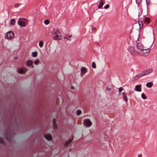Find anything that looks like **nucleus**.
<instances>
[{"label": "nucleus", "instance_id": "f257e3e1", "mask_svg": "<svg viewBox=\"0 0 157 157\" xmlns=\"http://www.w3.org/2000/svg\"><path fill=\"white\" fill-rule=\"evenodd\" d=\"M9 130H7L5 132L4 135L5 139L8 141H10L13 136V134Z\"/></svg>", "mask_w": 157, "mask_h": 157}, {"label": "nucleus", "instance_id": "f03ea898", "mask_svg": "<svg viewBox=\"0 0 157 157\" xmlns=\"http://www.w3.org/2000/svg\"><path fill=\"white\" fill-rule=\"evenodd\" d=\"M54 36V39L55 40H59L61 38V34L58 30L55 31L53 34Z\"/></svg>", "mask_w": 157, "mask_h": 157}, {"label": "nucleus", "instance_id": "7ed1b4c3", "mask_svg": "<svg viewBox=\"0 0 157 157\" xmlns=\"http://www.w3.org/2000/svg\"><path fill=\"white\" fill-rule=\"evenodd\" d=\"M27 20L24 18H20L18 20V25L21 26L25 27L26 25V22H27Z\"/></svg>", "mask_w": 157, "mask_h": 157}, {"label": "nucleus", "instance_id": "20e7f679", "mask_svg": "<svg viewBox=\"0 0 157 157\" xmlns=\"http://www.w3.org/2000/svg\"><path fill=\"white\" fill-rule=\"evenodd\" d=\"M128 51L132 56H135L137 54V52L135 48L132 46H130L129 47Z\"/></svg>", "mask_w": 157, "mask_h": 157}, {"label": "nucleus", "instance_id": "39448f33", "mask_svg": "<svg viewBox=\"0 0 157 157\" xmlns=\"http://www.w3.org/2000/svg\"><path fill=\"white\" fill-rule=\"evenodd\" d=\"M83 124L84 125L87 127H90L92 124V122L89 119H86L83 121Z\"/></svg>", "mask_w": 157, "mask_h": 157}, {"label": "nucleus", "instance_id": "423d86ee", "mask_svg": "<svg viewBox=\"0 0 157 157\" xmlns=\"http://www.w3.org/2000/svg\"><path fill=\"white\" fill-rule=\"evenodd\" d=\"M14 36V34L13 32H9L7 33L6 37L7 38L11 39Z\"/></svg>", "mask_w": 157, "mask_h": 157}, {"label": "nucleus", "instance_id": "0eeeda50", "mask_svg": "<svg viewBox=\"0 0 157 157\" xmlns=\"http://www.w3.org/2000/svg\"><path fill=\"white\" fill-rule=\"evenodd\" d=\"M136 48L139 50L142 51L143 50L144 47L143 45L140 43H137L136 45Z\"/></svg>", "mask_w": 157, "mask_h": 157}, {"label": "nucleus", "instance_id": "6e6552de", "mask_svg": "<svg viewBox=\"0 0 157 157\" xmlns=\"http://www.w3.org/2000/svg\"><path fill=\"white\" fill-rule=\"evenodd\" d=\"M134 90L140 92L141 91V85H138L136 86Z\"/></svg>", "mask_w": 157, "mask_h": 157}, {"label": "nucleus", "instance_id": "1a4fd4ad", "mask_svg": "<svg viewBox=\"0 0 157 157\" xmlns=\"http://www.w3.org/2000/svg\"><path fill=\"white\" fill-rule=\"evenodd\" d=\"M45 138L48 141H51L52 139V137L51 135H45L44 136Z\"/></svg>", "mask_w": 157, "mask_h": 157}, {"label": "nucleus", "instance_id": "9d476101", "mask_svg": "<svg viewBox=\"0 0 157 157\" xmlns=\"http://www.w3.org/2000/svg\"><path fill=\"white\" fill-rule=\"evenodd\" d=\"M100 2L98 6V8L99 9L101 8L104 5L103 2L104 0H100Z\"/></svg>", "mask_w": 157, "mask_h": 157}, {"label": "nucleus", "instance_id": "9b49d317", "mask_svg": "<svg viewBox=\"0 0 157 157\" xmlns=\"http://www.w3.org/2000/svg\"><path fill=\"white\" fill-rule=\"evenodd\" d=\"M122 94L123 95V98L125 101L126 102H127L128 101V99L127 98L126 93L124 92H123L122 93Z\"/></svg>", "mask_w": 157, "mask_h": 157}, {"label": "nucleus", "instance_id": "f8f14e48", "mask_svg": "<svg viewBox=\"0 0 157 157\" xmlns=\"http://www.w3.org/2000/svg\"><path fill=\"white\" fill-rule=\"evenodd\" d=\"M144 21L145 23L149 24L150 23V19L148 17H146L145 18Z\"/></svg>", "mask_w": 157, "mask_h": 157}, {"label": "nucleus", "instance_id": "ddd939ff", "mask_svg": "<svg viewBox=\"0 0 157 157\" xmlns=\"http://www.w3.org/2000/svg\"><path fill=\"white\" fill-rule=\"evenodd\" d=\"M33 62L31 60H28L27 61L26 64L28 66H30L33 64Z\"/></svg>", "mask_w": 157, "mask_h": 157}, {"label": "nucleus", "instance_id": "4468645a", "mask_svg": "<svg viewBox=\"0 0 157 157\" xmlns=\"http://www.w3.org/2000/svg\"><path fill=\"white\" fill-rule=\"evenodd\" d=\"M53 127V128L56 129L57 128V126L56 123V121L55 119H53L52 121Z\"/></svg>", "mask_w": 157, "mask_h": 157}, {"label": "nucleus", "instance_id": "2eb2a0df", "mask_svg": "<svg viewBox=\"0 0 157 157\" xmlns=\"http://www.w3.org/2000/svg\"><path fill=\"white\" fill-rule=\"evenodd\" d=\"M72 141V139H69L68 141H67L66 143L64 144V146L65 147H67L68 145H69L70 144H71Z\"/></svg>", "mask_w": 157, "mask_h": 157}, {"label": "nucleus", "instance_id": "dca6fc26", "mask_svg": "<svg viewBox=\"0 0 157 157\" xmlns=\"http://www.w3.org/2000/svg\"><path fill=\"white\" fill-rule=\"evenodd\" d=\"M153 85L152 82H147L146 84V86L148 88H151Z\"/></svg>", "mask_w": 157, "mask_h": 157}, {"label": "nucleus", "instance_id": "f3484780", "mask_svg": "<svg viewBox=\"0 0 157 157\" xmlns=\"http://www.w3.org/2000/svg\"><path fill=\"white\" fill-rule=\"evenodd\" d=\"M81 71L82 72L85 73L87 72V69L84 67H82L81 68Z\"/></svg>", "mask_w": 157, "mask_h": 157}, {"label": "nucleus", "instance_id": "a211bd4d", "mask_svg": "<svg viewBox=\"0 0 157 157\" xmlns=\"http://www.w3.org/2000/svg\"><path fill=\"white\" fill-rule=\"evenodd\" d=\"M142 51H143V53L144 54H146L148 53L149 52V48H147V49H143V50Z\"/></svg>", "mask_w": 157, "mask_h": 157}, {"label": "nucleus", "instance_id": "6ab92c4d", "mask_svg": "<svg viewBox=\"0 0 157 157\" xmlns=\"http://www.w3.org/2000/svg\"><path fill=\"white\" fill-rule=\"evenodd\" d=\"M17 71L20 74H22L24 72V70L22 68H21L19 69H17Z\"/></svg>", "mask_w": 157, "mask_h": 157}, {"label": "nucleus", "instance_id": "aec40b11", "mask_svg": "<svg viewBox=\"0 0 157 157\" xmlns=\"http://www.w3.org/2000/svg\"><path fill=\"white\" fill-rule=\"evenodd\" d=\"M15 20L14 19H11L10 20V24L11 25H13L15 24Z\"/></svg>", "mask_w": 157, "mask_h": 157}, {"label": "nucleus", "instance_id": "412c9836", "mask_svg": "<svg viewBox=\"0 0 157 157\" xmlns=\"http://www.w3.org/2000/svg\"><path fill=\"white\" fill-rule=\"evenodd\" d=\"M37 52H32V56L33 57H35L37 56Z\"/></svg>", "mask_w": 157, "mask_h": 157}, {"label": "nucleus", "instance_id": "4be33fe9", "mask_svg": "<svg viewBox=\"0 0 157 157\" xmlns=\"http://www.w3.org/2000/svg\"><path fill=\"white\" fill-rule=\"evenodd\" d=\"M146 71L147 72V74L149 75L152 71L153 70L152 69H149Z\"/></svg>", "mask_w": 157, "mask_h": 157}, {"label": "nucleus", "instance_id": "5701e85b", "mask_svg": "<svg viewBox=\"0 0 157 157\" xmlns=\"http://www.w3.org/2000/svg\"><path fill=\"white\" fill-rule=\"evenodd\" d=\"M138 74L139 75V77H140V78L142 76H145V75H144V74H145L144 73V72L143 71L141 72L140 73Z\"/></svg>", "mask_w": 157, "mask_h": 157}, {"label": "nucleus", "instance_id": "b1692460", "mask_svg": "<svg viewBox=\"0 0 157 157\" xmlns=\"http://www.w3.org/2000/svg\"><path fill=\"white\" fill-rule=\"evenodd\" d=\"M44 45L43 42L42 41H40L39 43V46L41 48Z\"/></svg>", "mask_w": 157, "mask_h": 157}, {"label": "nucleus", "instance_id": "393cba45", "mask_svg": "<svg viewBox=\"0 0 157 157\" xmlns=\"http://www.w3.org/2000/svg\"><path fill=\"white\" fill-rule=\"evenodd\" d=\"M49 21L48 20L46 19L44 21V23L46 25H48L49 24Z\"/></svg>", "mask_w": 157, "mask_h": 157}, {"label": "nucleus", "instance_id": "a878e982", "mask_svg": "<svg viewBox=\"0 0 157 157\" xmlns=\"http://www.w3.org/2000/svg\"><path fill=\"white\" fill-rule=\"evenodd\" d=\"M141 96V98L142 99H146V97L144 93L142 94Z\"/></svg>", "mask_w": 157, "mask_h": 157}, {"label": "nucleus", "instance_id": "bb28decb", "mask_svg": "<svg viewBox=\"0 0 157 157\" xmlns=\"http://www.w3.org/2000/svg\"><path fill=\"white\" fill-rule=\"evenodd\" d=\"M82 113L81 110H78L77 111L76 113L77 116L80 115Z\"/></svg>", "mask_w": 157, "mask_h": 157}, {"label": "nucleus", "instance_id": "cd10ccee", "mask_svg": "<svg viewBox=\"0 0 157 157\" xmlns=\"http://www.w3.org/2000/svg\"><path fill=\"white\" fill-rule=\"evenodd\" d=\"M71 35H70V36H65L64 37V38L65 39H66L67 40H70L71 39H70V38H71Z\"/></svg>", "mask_w": 157, "mask_h": 157}, {"label": "nucleus", "instance_id": "c85d7f7f", "mask_svg": "<svg viewBox=\"0 0 157 157\" xmlns=\"http://www.w3.org/2000/svg\"><path fill=\"white\" fill-rule=\"evenodd\" d=\"M92 67L93 68H96V64L94 62H93L92 64Z\"/></svg>", "mask_w": 157, "mask_h": 157}, {"label": "nucleus", "instance_id": "c756f323", "mask_svg": "<svg viewBox=\"0 0 157 157\" xmlns=\"http://www.w3.org/2000/svg\"><path fill=\"white\" fill-rule=\"evenodd\" d=\"M39 62V60L38 59H36L34 61V63L35 65H37L38 64Z\"/></svg>", "mask_w": 157, "mask_h": 157}, {"label": "nucleus", "instance_id": "7c9ffc66", "mask_svg": "<svg viewBox=\"0 0 157 157\" xmlns=\"http://www.w3.org/2000/svg\"><path fill=\"white\" fill-rule=\"evenodd\" d=\"M136 4L138 5V6H139V4L141 2V0H136Z\"/></svg>", "mask_w": 157, "mask_h": 157}, {"label": "nucleus", "instance_id": "2f4dec72", "mask_svg": "<svg viewBox=\"0 0 157 157\" xmlns=\"http://www.w3.org/2000/svg\"><path fill=\"white\" fill-rule=\"evenodd\" d=\"M123 89H124L122 87H120L119 88L118 92L119 94L121 93V91L123 90Z\"/></svg>", "mask_w": 157, "mask_h": 157}, {"label": "nucleus", "instance_id": "473e14b6", "mask_svg": "<svg viewBox=\"0 0 157 157\" xmlns=\"http://www.w3.org/2000/svg\"><path fill=\"white\" fill-rule=\"evenodd\" d=\"M140 78V77H139L138 74L137 75H136L134 77L135 80H137L138 79H139Z\"/></svg>", "mask_w": 157, "mask_h": 157}, {"label": "nucleus", "instance_id": "72a5a7b5", "mask_svg": "<svg viewBox=\"0 0 157 157\" xmlns=\"http://www.w3.org/2000/svg\"><path fill=\"white\" fill-rule=\"evenodd\" d=\"M138 23L139 24V25H140V28L141 27V26H140L141 25H142V27L143 26V24L142 22L141 21H139Z\"/></svg>", "mask_w": 157, "mask_h": 157}, {"label": "nucleus", "instance_id": "f704fd0d", "mask_svg": "<svg viewBox=\"0 0 157 157\" xmlns=\"http://www.w3.org/2000/svg\"><path fill=\"white\" fill-rule=\"evenodd\" d=\"M109 7V4L106 5L104 7L105 9H107Z\"/></svg>", "mask_w": 157, "mask_h": 157}, {"label": "nucleus", "instance_id": "c9c22d12", "mask_svg": "<svg viewBox=\"0 0 157 157\" xmlns=\"http://www.w3.org/2000/svg\"><path fill=\"white\" fill-rule=\"evenodd\" d=\"M142 12H143V11H142V10H141V11L140 12H139V14H138V17H139L142 14Z\"/></svg>", "mask_w": 157, "mask_h": 157}, {"label": "nucleus", "instance_id": "e433bc0d", "mask_svg": "<svg viewBox=\"0 0 157 157\" xmlns=\"http://www.w3.org/2000/svg\"><path fill=\"white\" fill-rule=\"evenodd\" d=\"M19 6V5L18 3H16L14 4V6L15 8L18 7Z\"/></svg>", "mask_w": 157, "mask_h": 157}, {"label": "nucleus", "instance_id": "4c0bfd02", "mask_svg": "<svg viewBox=\"0 0 157 157\" xmlns=\"http://www.w3.org/2000/svg\"><path fill=\"white\" fill-rule=\"evenodd\" d=\"M105 90H107V91H110V90H111V89H110V88H109V87H108V86H107V87H106V89H105Z\"/></svg>", "mask_w": 157, "mask_h": 157}, {"label": "nucleus", "instance_id": "58836bf2", "mask_svg": "<svg viewBox=\"0 0 157 157\" xmlns=\"http://www.w3.org/2000/svg\"><path fill=\"white\" fill-rule=\"evenodd\" d=\"M3 138L0 137V143L2 144L3 142Z\"/></svg>", "mask_w": 157, "mask_h": 157}, {"label": "nucleus", "instance_id": "ea45409f", "mask_svg": "<svg viewBox=\"0 0 157 157\" xmlns=\"http://www.w3.org/2000/svg\"><path fill=\"white\" fill-rule=\"evenodd\" d=\"M143 72H144V73L145 74H144L145 75H148V74H147V72H146V71H144Z\"/></svg>", "mask_w": 157, "mask_h": 157}, {"label": "nucleus", "instance_id": "a19ab883", "mask_svg": "<svg viewBox=\"0 0 157 157\" xmlns=\"http://www.w3.org/2000/svg\"><path fill=\"white\" fill-rule=\"evenodd\" d=\"M139 36H140V34H139V33L138 35V38H137V40H138V41H139Z\"/></svg>", "mask_w": 157, "mask_h": 157}, {"label": "nucleus", "instance_id": "79ce46f5", "mask_svg": "<svg viewBox=\"0 0 157 157\" xmlns=\"http://www.w3.org/2000/svg\"><path fill=\"white\" fill-rule=\"evenodd\" d=\"M142 155H138V157H142Z\"/></svg>", "mask_w": 157, "mask_h": 157}, {"label": "nucleus", "instance_id": "37998d69", "mask_svg": "<svg viewBox=\"0 0 157 157\" xmlns=\"http://www.w3.org/2000/svg\"><path fill=\"white\" fill-rule=\"evenodd\" d=\"M71 89H74V87L73 86H71Z\"/></svg>", "mask_w": 157, "mask_h": 157}, {"label": "nucleus", "instance_id": "c03bdc74", "mask_svg": "<svg viewBox=\"0 0 157 157\" xmlns=\"http://www.w3.org/2000/svg\"><path fill=\"white\" fill-rule=\"evenodd\" d=\"M146 2L147 5H148V4H149V3L148 2L147 0L146 1Z\"/></svg>", "mask_w": 157, "mask_h": 157}, {"label": "nucleus", "instance_id": "a18cd8bd", "mask_svg": "<svg viewBox=\"0 0 157 157\" xmlns=\"http://www.w3.org/2000/svg\"><path fill=\"white\" fill-rule=\"evenodd\" d=\"M34 67V66H31V68H33Z\"/></svg>", "mask_w": 157, "mask_h": 157}, {"label": "nucleus", "instance_id": "49530a36", "mask_svg": "<svg viewBox=\"0 0 157 157\" xmlns=\"http://www.w3.org/2000/svg\"><path fill=\"white\" fill-rule=\"evenodd\" d=\"M147 0H146V1H147Z\"/></svg>", "mask_w": 157, "mask_h": 157}]
</instances>
